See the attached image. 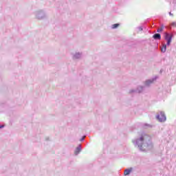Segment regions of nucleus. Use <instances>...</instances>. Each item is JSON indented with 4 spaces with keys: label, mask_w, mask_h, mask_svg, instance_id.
<instances>
[{
    "label": "nucleus",
    "mask_w": 176,
    "mask_h": 176,
    "mask_svg": "<svg viewBox=\"0 0 176 176\" xmlns=\"http://www.w3.org/2000/svg\"><path fill=\"white\" fill-rule=\"evenodd\" d=\"M132 142L141 152H146L153 148L151 137L145 133L142 134L140 138L132 140Z\"/></svg>",
    "instance_id": "1"
},
{
    "label": "nucleus",
    "mask_w": 176,
    "mask_h": 176,
    "mask_svg": "<svg viewBox=\"0 0 176 176\" xmlns=\"http://www.w3.org/2000/svg\"><path fill=\"white\" fill-rule=\"evenodd\" d=\"M169 14H170V16H174V15L173 14V13H171V12H169Z\"/></svg>",
    "instance_id": "21"
},
{
    "label": "nucleus",
    "mask_w": 176,
    "mask_h": 176,
    "mask_svg": "<svg viewBox=\"0 0 176 176\" xmlns=\"http://www.w3.org/2000/svg\"><path fill=\"white\" fill-rule=\"evenodd\" d=\"M170 25H172L173 27H176V23L175 22H173Z\"/></svg>",
    "instance_id": "18"
},
{
    "label": "nucleus",
    "mask_w": 176,
    "mask_h": 176,
    "mask_svg": "<svg viewBox=\"0 0 176 176\" xmlns=\"http://www.w3.org/2000/svg\"><path fill=\"white\" fill-rule=\"evenodd\" d=\"M135 93H138L136 89L129 90V94H134Z\"/></svg>",
    "instance_id": "15"
},
{
    "label": "nucleus",
    "mask_w": 176,
    "mask_h": 176,
    "mask_svg": "<svg viewBox=\"0 0 176 176\" xmlns=\"http://www.w3.org/2000/svg\"><path fill=\"white\" fill-rule=\"evenodd\" d=\"M85 138H86V136H82L81 139H80V141L83 142L85 141Z\"/></svg>",
    "instance_id": "17"
},
{
    "label": "nucleus",
    "mask_w": 176,
    "mask_h": 176,
    "mask_svg": "<svg viewBox=\"0 0 176 176\" xmlns=\"http://www.w3.org/2000/svg\"><path fill=\"white\" fill-rule=\"evenodd\" d=\"M131 171H133V168L125 169L124 172V175H130Z\"/></svg>",
    "instance_id": "9"
},
{
    "label": "nucleus",
    "mask_w": 176,
    "mask_h": 176,
    "mask_svg": "<svg viewBox=\"0 0 176 176\" xmlns=\"http://www.w3.org/2000/svg\"><path fill=\"white\" fill-rule=\"evenodd\" d=\"M3 127H5V126H4V125L1 124V125H0V130H1V129H3Z\"/></svg>",
    "instance_id": "20"
},
{
    "label": "nucleus",
    "mask_w": 176,
    "mask_h": 176,
    "mask_svg": "<svg viewBox=\"0 0 176 176\" xmlns=\"http://www.w3.org/2000/svg\"><path fill=\"white\" fill-rule=\"evenodd\" d=\"M82 57V53L77 52L73 56V58L78 60V58H80Z\"/></svg>",
    "instance_id": "10"
},
{
    "label": "nucleus",
    "mask_w": 176,
    "mask_h": 176,
    "mask_svg": "<svg viewBox=\"0 0 176 176\" xmlns=\"http://www.w3.org/2000/svg\"><path fill=\"white\" fill-rule=\"evenodd\" d=\"M167 50V44H164L163 46H162V48L161 49V52L162 53H166V51Z\"/></svg>",
    "instance_id": "11"
},
{
    "label": "nucleus",
    "mask_w": 176,
    "mask_h": 176,
    "mask_svg": "<svg viewBox=\"0 0 176 176\" xmlns=\"http://www.w3.org/2000/svg\"><path fill=\"white\" fill-rule=\"evenodd\" d=\"M144 89H145V86L139 85L136 89V92L139 94L144 91Z\"/></svg>",
    "instance_id": "8"
},
{
    "label": "nucleus",
    "mask_w": 176,
    "mask_h": 176,
    "mask_svg": "<svg viewBox=\"0 0 176 176\" xmlns=\"http://www.w3.org/2000/svg\"><path fill=\"white\" fill-rule=\"evenodd\" d=\"M174 37V34L168 32L164 33V38L165 41H166L167 46H170L171 45V42L173 41V38Z\"/></svg>",
    "instance_id": "2"
},
{
    "label": "nucleus",
    "mask_w": 176,
    "mask_h": 176,
    "mask_svg": "<svg viewBox=\"0 0 176 176\" xmlns=\"http://www.w3.org/2000/svg\"><path fill=\"white\" fill-rule=\"evenodd\" d=\"M81 151H82V144H79L76 147V148L74 151V153H75L76 155H79V153H80Z\"/></svg>",
    "instance_id": "7"
},
{
    "label": "nucleus",
    "mask_w": 176,
    "mask_h": 176,
    "mask_svg": "<svg viewBox=\"0 0 176 176\" xmlns=\"http://www.w3.org/2000/svg\"><path fill=\"white\" fill-rule=\"evenodd\" d=\"M163 30H164V25L162 24L160 28L157 30V32H163Z\"/></svg>",
    "instance_id": "13"
},
{
    "label": "nucleus",
    "mask_w": 176,
    "mask_h": 176,
    "mask_svg": "<svg viewBox=\"0 0 176 176\" xmlns=\"http://www.w3.org/2000/svg\"><path fill=\"white\" fill-rule=\"evenodd\" d=\"M35 16L38 20H43V19H46V13H45L43 10L36 11Z\"/></svg>",
    "instance_id": "4"
},
{
    "label": "nucleus",
    "mask_w": 176,
    "mask_h": 176,
    "mask_svg": "<svg viewBox=\"0 0 176 176\" xmlns=\"http://www.w3.org/2000/svg\"><path fill=\"white\" fill-rule=\"evenodd\" d=\"M156 79H157V76H155L151 79H148L146 80L144 82L145 86H146L147 87H149V86H151V85H152V83H153V82H155Z\"/></svg>",
    "instance_id": "5"
},
{
    "label": "nucleus",
    "mask_w": 176,
    "mask_h": 176,
    "mask_svg": "<svg viewBox=\"0 0 176 176\" xmlns=\"http://www.w3.org/2000/svg\"><path fill=\"white\" fill-rule=\"evenodd\" d=\"M153 38L155 41H160V39H162V35L160 33H155L153 35Z\"/></svg>",
    "instance_id": "6"
},
{
    "label": "nucleus",
    "mask_w": 176,
    "mask_h": 176,
    "mask_svg": "<svg viewBox=\"0 0 176 176\" xmlns=\"http://www.w3.org/2000/svg\"><path fill=\"white\" fill-rule=\"evenodd\" d=\"M156 119L161 123L166 122L167 118L166 117V114H164V111H160V113L156 116Z\"/></svg>",
    "instance_id": "3"
},
{
    "label": "nucleus",
    "mask_w": 176,
    "mask_h": 176,
    "mask_svg": "<svg viewBox=\"0 0 176 176\" xmlns=\"http://www.w3.org/2000/svg\"><path fill=\"white\" fill-rule=\"evenodd\" d=\"M143 127H144V129H148V128H152L153 126L151 125V124H143Z\"/></svg>",
    "instance_id": "14"
},
{
    "label": "nucleus",
    "mask_w": 176,
    "mask_h": 176,
    "mask_svg": "<svg viewBox=\"0 0 176 176\" xmlns=\"http://www.w3.org/2000/svg\"><path fill=\"white\" fill-rule=\"evenodd\" d=\"M138 30H139V31H142L144 30V28H142V26H140L138 28Z\"/></svg>",
    "instance_id": "16"
},
{
    "label": "nucleus",
    "mask_w": 176,
    "mask_h": 176,
    "mask_svg": "<svg viewBox=\"0 0 176 176\" xmlns=\"http://www.w3.org/2000/svg\"><path fill=\"white\" fill-rule=\"evenodd\" d=\"M165 28H166V30H171V26L170 25L165 26Z\"/></svg>",
    "instance_id": "19"
},
{
    "label": "nucleus",
    "mask_w": 176,
    "mask_h": 176,
    "mask_svg": "<svg viewBox=\"0 0 176 176\" xmlns=\"http://www.w3.org/2000/svg\"><path fill=\"white\" fill-rule=\"evenodd\" d=\"M119 25H120V24H119V23H114V24L112 25L111 28L113 30H116V28H118L119 27Z\"/></svg>",
    "instance_id": "12"
}]
</instances>
